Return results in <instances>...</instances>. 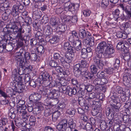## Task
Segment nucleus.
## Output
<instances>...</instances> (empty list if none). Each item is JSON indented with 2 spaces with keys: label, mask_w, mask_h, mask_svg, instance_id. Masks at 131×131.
<instances>
[{
  "label": "nucleus",
  "mask_w": 131,
  "mask_h": 131,
  "mask_svg": "<svg viewBox=\"0 0 131 131\" xmlns=\"http://www.w3.org/2000/svg\"><path fill=\"white\" fill-rule=\"evenodd\" d=\"M23 49H20L19 52H16L15 54V62L18 65L24 64L25 60L23 58Z\"/></svg>",
  "instance_id": "7ed1b4c3"
},
{
  "label": "nucleus",
  "mask_w": 131,
  "mask_h": 131,
  "mask_svg": "<svg viewBox=\"0 0 131 131\" xmlns=\"http://www.w3.org/2000/svg\"><path fill=\"white\" fill-rule=\"evenodd\" d=\"M59 83L61 86H66L67 84V81L63 78H62L60 80Z\"/></svg>",
  "instance_id": "0e129e2a"
},
{
  "label": "nucleus",
  "mask_w": 131,
  "mask_h": 131,
  "mask_svg": "<svg viewBox=\"0 0 131 131\" xmlns=\"http://www.w3.org/2000/svg\"><path fill=\"white\" fill-rule=\"evenodd\" d=\"M61 56L58 53H55L53 55L54 59L56 61H58L61 58Z\"/></svg>",
  "instance_id": "680f3d73"
},
{
  "label": "nucleus",
  "mask_w": 131,
  "mask_h": 131,
  "mask_svg": "<svg viewBox=\"0 0 131 131\" xmlns=\"http://www.w3.org/2000/svg\"><path fill=\"white\" fill-rule=\"evenodd\" d=\"M81 57L84 59H86L88 57V53L85 50V48L82 49L81 50Z\"/></svg>",
  "instance_id": "4c0bfd02"
},
{
  "label": "nucleus",
  "mask_w": 131,
  "mask_h": 131,
  "mask_svg": "<svg viewBox=\"0 0 131 131\" xmlns=\"http://www.w3.org/2000/svg\"><path fill=\"white\" fill-rule=\"evenodd\" d=\"M78 101L79 104L82 107H83L86 104V100L82 96H80V95H79Z\"/></svg>",
  "instance_id": "7c9ffc66"
},
{
  "label": "nucleus",
  "mask_w": 131,
  "mask_h": 131,
  "mask_svg": "<svg viewBox=\"0 0 131 131\" xmlns=\"http://www.w3.org/2000/svg\"><path fill=\"white\" fill-rule=\"evenodd\" d=\"M109 0H102L101 2V6L103 7H106L108 5Z\"/></svg>",
  "instance_id": "13d9d810"
},
{
  "label": "nucleus",
  "mask_w": 131,
  "mask_h": 131,
  "mask_svg": "<svg viewBox=\"0 0 131 131\" xmlns=\"http://www.w3.org/2000/svg\"><path fill=\"white\" fill-rule=\"evenodd\" d=\"M29 60L32 61H36L37 58V56L36 53H30Z\"/></svg>",
  "instance_id": "49530a36"
},
{
  "label": "nucleus",
  "mask_w": 131,
  "mask_h": 131,
  "mask_svg": "<svg viewBox=\"0 0 131 131\" xmlns=\"http://www.w3.org/2000/svg\"><path fill=\"white\" fill-rule=\"evenodd\" d=\"M21 115L23 121L26 122L28 121V119L29 118L30 116L28 114H27L26 111L22 114Z\"/></svg>",
  "instance_id": "37998d69"
},
{
  "label": "nucleus",
  "mask_w": 131,
  "mask_h": 131,
  "mask_svg": "<svg viewBox=\"0 0 131 131\" xmlns=\"http://www.w3.org/2000/svg\"><path fill=\"white\" fill-rule=\"evenodd\" d=\"M49 21V18L48 16L47 15H45L42 17V22L44 24L47 23Z\"/></svg>",
  "instance_id": "4d7b16f0"
},
{
  "label": "nucleus",
  "mask_w": 131,
  "mask_h": 131,
  "mask_svg": "<svg viewBox=\"0 0 131 131\" xmlns=\"http://www.w3.org/2000/svg\"><path fill=\"white\" fill-rule=\"evenodd\" d=\"M60 115V113L58 111H56L54 112L52 115V119H57Z\"/></svg>",
  "instance_id": "5fc2aeb1"
},
{
  "label": "nucleus",
  "mask_w": 131,
  "mask_h": 131,
  "mask_svg": "<svg viewBox=\"0 0 131 131\" xmlns=\"http://www.w3.org/2000/svg\"><path fill=\"white\" fill-rule=\"evenodd\" d=\"M91 36V34L89 32L86 31L84 29L80 28L79 30V37L82 39L86 38Z\"/></svg>",
  "instance_id": "1a4fd4ad"
},
{
  "label": "nucleus",
  "mask_w": 131,
  "mask_h": 131,
  "mask_svg": "<svg viewBox=\"0 0 131 131\" xmlns=\"http://www.w3.org/2000/svg\"><path fill=\"white\" fill-rule=\"evenodd\" d=\"M24 86V84H22L21 82L18 83L15 85L14 90L19 93H21L23 91Z\"/></svg>",
  "instance_id": "6ab92c4d"
},
{
  "label": "nucleus",
  "mask_w": 131,
  "mask_h": 131,
  "mask_svg": "<svg viewBox=\"0 0 131 131\" xmlns=\"http://www.w3.org/2000/svg\"><path fill=\"white\" fill-rule=\"evenodd\" d=\"M27 36V37L25 38L24 39V38H22L23 39H18L20 40V41H19L18 43L19 46L21 47L23 45L24 42L25 43V46H27L28 45L29 38Z\"/></svg>",
  "instance_id": "5701e85b"
},
{
  "label": "nucleus",
  "mask_w": 131,
  "mask_h": 131,
  "mask_svg": "<svg viewBox=\"0 0 131 131\" xmlns=\"http://www.w3.org/2000/svg\"><path fill=\"white\" fill-rule=\"evenodd\" d=\"M105 71L100 70L97 73L96 76L98 78L101 79L105 77Z\"/></svg>",
  "instance_id": "72a5a7b5"
},
{
  "label": "nucleus",
  "mask_w": 131,
  "mask_h": 131,
  "mask_svg": "<svg viewBox=\"0 0 131 131\" xmlns=\"http://www.w3.org/2000/svg\"><path fill=\"white\" fill-rule=\"evenodd\" d=\"M67 113L71 117H73L75 114L76 111L73 108H70L67 110Z\"/></svg>",
  "instance_id": "e433bc0d"
},
{
  "label": "nucleus",
  "mask_w": 131,
  "mask_h": 131,
  "mask_svg": "<svg viewBox=\"0 0 131 131\" xmlns=\"http://www.w3.org/2000/svg\"><path fill=\"white\" fill-rule=\"evenodd\" d=\"M60 30H59L60 33H61L62 35L64 33V32L66 31L67 28V25L64 24L60 25L59 26Z\"/></svg>",
  "instance_id": "58836bf2"
},
{
  "label": "nucleus",
  "mask_w": 131,
  "mask_h": 131,
  "mask_svg": "<svg viewBox=\"0 0 131 131\" xmlns=\"http://www.w3.org/2000/svg\"><path fill=\"white\" fill-rule=\"evenodd\" d=\"M94 64L90 66L91 73L85 72L84 73V76L86 79L93 80L95 77L94 74H96L98 69L97 67L100 70L103 69L104 66V62L101 58L95 57L93 59Z\"/></svg>",
  "instance_id": "f257e3e1"
},
{
  "label": "nucleus",
  "mask_w": 131,
  "mask_h": 131,
  "mask_svg": "<svg viewBox=\"0 0 131 131\" xmlns=\"http://www.w3.org/2000/svg\"><path fill=\"white\" fill-rule=\"evenodd\" d=\"M26 106L25 105H24L23 106H18L17 107V113L18 114L21 115L26 111Z\"/></svg>",
  "instance_id": "cd10ccee"
},
{
  "label": "nucleus",
  "mask_w": 131,
  "mask_h": 131,
  "mask_svg": "<svg viewBox=\"0 0 131 131\" xmlns=\"http://www.w3.org/2000/svg\"><path fill=\"white\" fill-rule=\"evenodd\" d=\"M36 49L38 53L39 54H41L43 53L45 51L44 47L40 45L38 47L35 48Z\"/></svg>",
  "instance_id": "c9c22d12"
},
{
  "label": "nucleus",
  "mask_w": 131,
  "mask_h": 131,
  "mask_svg": "<svg viewBox=\"0 0 131 131\" xmlns=\"http://www.w3.org/2000/svg\"><path fill=\"white\" fill-rule=\"evenodd\" d=\"M23 54V58H24L26 62H27L26 60H29L30 53L24 50Z\"/></svg>",
  "instance_id": "2f4dec72"
},
{
  "label": "nucleus",
  "mask_w": 131,
  "mask_h": 131,
  "mask_svg": "<svg viewBox=\"0 0 131 131\" xmlns=\"http://www.w3.org/2000/svg\"><path fill=\"white\" fill-rule=\"evenodd\" d=\"M59 91L55 89H51L50 92L49 94V99H53L54 97H56L58 95Z\"/></svg>",
  "instance_id": "4be33fe9"
},
{
  "label": "nucleus",
  "mask_w": 131,
  "mask_h": 131,
  "mask_svg": "<svg viewBox=\"0 0 131 131\" xmlns=\"http://www.w3.org/2000/svg\"><path fill=\"white\" fill-rule=\"evenodd\" d=\"M78 20V18L77 16L76 15L72 17L71 16L70 19L68 20L69 21H71L72 23H76Z\"/></svg>",
  "instance_id": "8fccbe9b"
},
{
  "label": "nucleus",
  "mask_w": 131,
  "mask_h": 131,
  "mask_svg": "<svg viewBox=\"0 0 131 131\" xmlns=\"http://www.w3.org/2000/svg\"><path fill=\"white\" fill-rule=\"evenodd\" d=\"M40 82L41 83H41H42V85L44 86V87H49V82L48 80H45L41 81H40Z\"/></svg>",
  "instance_id": "6e6d98bb"
},
{
  "label": "nucleus",
  "mask_w": 131,
  "mask_h": 131,
  "mask_svg": "<svg viewBox=\"0 0 131 131\" xmlns=\"http://www.w3.org/2000/svg\"><path fill=\"white\" fill-rule=\"evenodd\" d=\"M42 28L43 33L46 35H50L52 31V28L48 25H44L43 26Z\"/></svg>",
  "instance_id": "aec40b11"
},
{
  "label": "nucleus",
  "mask_w": 131,
  "mask_h": 131,
  "mask_svg": "<svg viewBox=\"0 0 131 131\" xmlns=\"http://www.w3.org/2000/svg\"><path fill=\"white\" fill-rule=\"evenodd\" d=\"M116 35L118 37L122 38L123 39L126 38L128 36L127 32H126V34H125V33H123L121 32H118L117 34Z\"/></svg>",
  "instance_id": "f704fd0d"
},
{
  "label": "nucleus",
  "mask_w": 131,
  "mask_h": 131,
  "mask_svg": "<svg viewBox=\"0 0 131 131\" xmlns=\"http://www.w3.org/2000/svg\"><path fill=\"white\" fill-rule=\"evenodd\" d=\"M87 91L85 89H84V90H80L78 91L77 93V95H79L80 94V96H82V97L85 95Z\"/></svg>",
  "instance_id": "bf43d9fd"
},
{
  "label": "nucleus",
  "mask_w": 131,
  "mask_h": 131,
  "mask_svg": "<svg viewBox=\"0 0 131 131\" xmlns=\"http://www.w3.org/2000/svg\"><path fill=\"white\" fill-rule=\"evenodd\" d=\"M43 107H37L34 108L33 113L34 114H35L40 117H38V118H40L41 117V113Z\"/></svg>",
  "instance_id": "393cba45"
},
{
  "label": "nucleus",
  "mask_w": 131,
  "mask_h": 131,
  "mask_svg": "<svg viewBox=\"0 0 131 131\" xmlns=\"http://www.w3.org/2000/svg\"><path fill=\"white\" fill-rule=\"evenodd\" d=\"M59 38L57 36H53L51 39L50 43L51 44H54L57 42L59 40Z\"/></svg>",
  "instance_id": "09e8293b"
},
{
  "label": "nucleus",
  "mask_w": 131,
  "mask_h": 131,
  "mask_svg": "<svg viewBox=\"0 0 131 131\" xmlns=\"http://www.w3.org/2000/svg\"><path fill=\"white\" fill-rule=\"evenodd\" d=\"M52 101L50 103V105L52 106L56 105L58 102L57 97H54Z\"/></svg>",
  "instance_id": "774afa93"
},
{
  "label": "nucleus",
  "mask_w": 131,
  "mask_h": 131,
  "mask_svg": "<svg viewBox=\"0 0 131 131\" xmlns=\"http://www.w3.org/2000/svg\"><path fill=\"white\" fill-rule=\"evenodd\" d=\"M28 118H29V121L30 122V125H34L35 122L36 121L35 117L32 115H30L29 116Z\"/></svg>",
  "instance_id": "79ce46f5"
},
{
  "label": "nucleus",
  "mask_w": 131,
  "mask_h": 131,
  "mask_svg": "<svg viewBox=\"0 0 131 131\" xmlns=\"http://www.w3.org/2000/svg\"><path fill=\"white\" fill-rule=\"evenodd\" d=\"M51 88L49 87H42V89H40L39 90V92L43 95H47L46 97L49 98L48 95L49 94L50 92Z\"/></svg>",
  "instance_id": "4468645a"
},
{
  "label": "nucleus",
  "mask_w": 131,
  "mask_h": 131,
  "mask_svg": "<svg viewBox=\"0 0 131 131\" xmlns=\"http://www.w3.org/2000/svg\"><path fill=\"white\" fill-rule=\"evenodd\" d=\"M60 23L59 19L57 17H51L50 21V23L53 27H56L59 25Z\"/></svg>",
  "instance_id": "f3484780"
},
{
  "label": "nucleus",
  "mask_w": 131,
  "mask_h": 131,
  "mask_svg": "<svg viewBox=\"0 0 131 131\" xmlns=\"http://www.w3.org/2000/svg\"><path fill=\"white\" fill-rule=\"evenodd\" d=\"M96 52L97 55L96 57L101 58L104 52L109 55L114 53L115 50L111 41L109 40L107 43L104 41L99 42L96 49Z\"/></svg>",
  "instance_id": "f03ea898"
},
{
  "label": "nucleus",
  "mask_w": 131,
  "mask_h": 131,
  "mask_svg": "<svg viewBox=\"0 0 131 131\" xmlns=\"http://www.w3.org/2000/svg\"><path fill=\"white\" fill-rule=\"evenodd\" d=\"M14 44L11 42H9L7 44L6 43L4 44L5 49L8 51H10L12 50L13 49Z\"/></svg>",
  "instance_id": "c85d7f7f"
},
{
  "label": "nucleus",
  "mask_w": 131,
  "mask_h": 131,
  "mask_svg": "<svg viewBox=\"0 0 131 131\" xmlns=\"http://www.w3.org/2000/svg\"><path fill=\"white\" fill-rule=\"evenodd\" d=\"M119 60L118 58L114 59L113 61V64L114 68L117 69L120 66Z\"/></svg>",
  "instance_id": "ea45409f"
},
{
  "label": "nucleus",
  "mask_w": 131,
  "mask_h": 131,
  "mask_svg": "<svg viewBox=\"0 0 131 131\" xmlns=\"http://www.w3.org/2000/svg\"><path fill=\"white\" fill-rule=\"evenodd\" d=\"M77 91L75 88H71L70 86H68L67 93L69 96H72L73 95L77 94Z\"/></svg>",
  "instance_id": "412c9836"
},
{
  "label": "nucleus",
  "mask_w": 131,
  "mask_h": 131,
  "mask_svg": "<svg viewBox=\"0 0 131 131\" xmlns=\"http://www.w3.org/2000/svg\"><path fill=\"white\" fill-rule=\"evenodd\" d=\"M41 97L40 94L35 93H33L31 94L29 97V99L31 101H34L35 102L37 100H40Z\"/></svg>",
  "instance_id": "2eb2a0df"
},
{
  "label": "nucleus",
  "mask_w": 131,
  "mask_h": 131,
  "mask_svg": "<svg viewBox=\"0 0 131 131\" xmlns=\"http://www.w3.org/2000/svg\"><path fill=\"white\" fill-rule=\"evenodd\" d=\"M85 89L87 92H90L93 89L94 86L92 85L89 84L88 85H85Z\"/></svg>",
  "instance_id": "603ef678"
},
{
  "label": "nucleus",
  "mask_w": 131,
  "mask_h": 131,
  "mask_svg": "<svg viewBox=\"0 0 131 131\" xmlns=\"http://www.w3.org/2000/svg\"><path fill=\"white\" fill-rule=\"evenodd\" d=\"M18 74H13L12 75V77L14 80L19 83L22 80V78L21 75L24 73V72L21 71L20 68L18 71Z\"/></svg>",
  "instance_id": "9b49d317"
},
{
  "label": "nucleus",
  "mask_w": 131,
  "mask_h": 131,
  "mask_svg": "<svg viewBox=\"0 0 131 131\" xmlns=\"http://www.w3.org/2000/svg\"><path fill=\"white\" fill-rule=\"evenodd\" d=\"M68 121L67 119L65 118L62 119L58 124L57 128H58L59 130L64 129V127H65L67 126Z\"/></svg>",
  "instance_id": "9d476101"
},
{
  "label": "nucleus",
  "mask_w": 131,
  "mask_h": 131,
  "mask_svg": "<svg viewBox=\"0 0 131 131\" xmlns=\"http://www.w3.org/2000/svg\"><path fill=\"white\" fill-rule=\"evenodd\" d=\"M68 124L69 126L71 128L74 129L75 128L76 126V124L72 119L71 118L69 119Z\"/></svg>",
  "instance_id": "473e14b6"
},
{
  "label": "nucleus",
  "mask_w": 131,
  "mask_h": 131,
  "mask_svg": "<svg viewBox=\"0 0 131 131\" xmlns=\"http://www.w3.org/2000/svg\"><path fill=\"white\" fill-rule=\"evenodd\" d=\"M73 46L78 47L79 46H82V41L81 40H77L73 42Z\"/></svg>",
  "instance_id": "052dcab7"
},
{
  "label": "nucleus",
  "mask_w": 131,
  "mask_h": 131,
  "mask_svg": "<svg viewBox=\"0 0 131 131\" xmlns=\"http://www.w3.org/2000/svg\"><path fill=\"white\" fill-rule=\"evenodd\" d=\"M15 109L14 108H11L9 110L8 116L11 119H14L16 117V114L14 113Z\"/></svg>",
  "instance_id": "c756f323"
},
{
  "label": "nucleus",
  "mask_w": 131,
  "mask_h": 131,
  "mask_svg": "<svg viewBox=\"0 0 131 131\" xmlns=\"http://www.w3.org/2000/svg\"><path fill=\"white\" fill-rule=\"evenodd\" d=\"M78 112L79 114H82L81 117V119L83 120L85 122L87 121L88 120V118L84 115L85 113L84 111L80 108H78Z\"/></svg>",
  "instance_id": "b1692460"
},
{
  "label": "nucleus",
  "mask_w": 131,
  "mask_h": 131,
  "mask_svg": "<svg viewBox=\"0 0 131 131\" xmlns=\"http://www.w3.org/2000/svg\"><path fill=\"white\" fill-rule=\"evenodd\" d=\"M83 128L87 130H90L91 131H93V129L92 126L89 123L86 124L84 126Z\"/></svg>",
  "instance_id": "a19ab883"
},
{
  "label": "nucleus",
  "mask_w": 131,
  "mask_h": 131,
  "mask_svg": "<svg viewBox=\"0 0 131 131\" xmlns=\"http://www.w3.org/2000/svg\"><path fill=\"white\" fill-rule=\"evenodd\" d=\"M3 31L5 33L4 36L5 39H3L1 42V43H3V42L4 43H6L7 41L8 40H12L13 39H15L16 38L15 37H13L11 36L12 33L11 31L10 30H8L7 28H5L4 29Z\"/></svg>",
  "instance_id": "423d86ee"
},
{
  "label": "nucleus",
  "mask_w": 131,
  "mask_h": 131,
  "mask_svg": "<svg viewBox=\"0 0 131 131\" xmlns=\"http://www.w3.org/2000/svg\"><path fill=\"white\" fill-rule=\"evenodd\" d=\"M87 38L83 41V44L85 45H88L90 47L94 46V43L93 37L91 35V37Z\"/></svg>",
  "instance_id": "f8f14e48"
},
{
  "label": "nucleus",
  "mask_w": 131,
  "mask_h": 131,
  "mask_svg": "<svg viewBox=\"0 0 131 131\" xmlns=\"http://www.w3.org/2000/svg\"><path fill=\"white\" fill-rule=\"evenodd\" d=\"M49 64L50 66L54 68L57 65V63L54 60H51L50 61Z\"/></svg>",
  "instance_id": "69168bd1"
},
{
  "label": "nucleus",
  "mask_w": 131,
  "mask_h": 131,
  "mask_svg": "<svg viewBox=\"0 0 131 131\" xmlns=\"http://www.w3.org/2000/svg\"><path fill=\"white\" fill-rule=\"evenodd\" d=\"M89 97L91 99H95L97 98L98 96L95 93L93 92L90 93L89 95Z\"/></svg>",
  "instance_id": "338daca9"
},
{
  "label": "nucleus",
  "mask_w": 131,
  "mask_h": 131,
  "mask_svg": "<svg viewBox=\"0 0 131 131\" xmlns=\"http://www.w3.org/2000/svg\"><path fill=\"white\" fill-rule=\"evenodd\" d=\"M41 12L38 10H36L34 11L33 12V16H36L37 19H39L41 17Z\"/></svg>",
  "instance_id": "c03bdc74"
},
{
  "label": "nucleus",
  "mask_w": 131,
  "mask_h": 131,
  "mask_svg": "<svg viewBox=\"0 0 131 131\" xmlns=\"http://www.w3.org/2000/svg\"><path fill=\"white\" fill-rule=\"evenodd\" d=\"M130 24L127 22L125 23L123 25V27H124V29L126 31L125 32H127V30L131 31V28H130Z\"/></svg>",
  "instance_id": "a18cd8bd"
},
{
  "label": "nucleus",
  "mask_w": 131,
  "mask_h": 131,
  "mask_svg": "<svg viewBox=\"0 0 131 131\" xmlns=\"http://www.w3.org/2000/svg\"><path fill=\"white\" fill-rule=\"evenodd\" d=\"M52 112L50 109H46L45 110L44 115L46 117H48L51 115Z\"/></svg>",
  "instance_id": "3c124183"
},
{
  "label": "nucleus",
  "mask_w": 131,
  "mask_h": 131,
  "mask_svg": "<svg viewBox=\"0 0 131 131\" xmlns=\"http://www.w3.org/2000/svg\"><path fill=\"white\" fill-rule=\"evenodd\" d=\"M130 74L128 73L125 74L123 78V83L125 86H128V85L131 82L130 78Z\"/></svg>",
  "instance_id": "ddd939ff"
},
{
  "label": "nucleus",
  "mask_w": 131,
  "mask_h": 131,
  "mask_svg": "<svg viewBox=\"0 0 131 131\" xmlns=\"http://www.w3.org/2000/svg\"><path fill=\"white\" fill-rule=\"evenodd\" d=\"M11 29H13V32L15 34L17 33V35L15 37V38L18 39H21L22 38L25 39V38L27 37L26 36H23L22 33L24 32L22 31V28L21 27L19 28L16 25H14L12 26Z\"/></svg>",
  "instance_id": "20e7f679"
},
{
  "label": "nucleus",
  "mask_w": 131,
  "mask_h": 131,
  "mask_svg": "<svg viewBox=\"0 0 131 131\" xmlns=\"http://www.w3.org/2000/svg\"><path fill=\"white\" fill-rule=\"evenodd\" d=\"M67 50L70 54H71V56H74L75 51L74 48L71 46H70L69 48Z\"/></svg>",
  "instance_id": "864d4df0"
},
{
  "label": "nucleus",
  "mask_w": 131,
  "mask_h": 131,
  "mask_svg": "<svg viewBox=\"0 0 131 131\" xmlns=\"http://www.w3.org/2000/svg\"><path fill=\"white\" fill-rule=\"evenodd\" d=\"M24 17L25 18L23 17H20V19H21V23L25 22L27 26H29L32 24V19L31 17L28 16H25Z\"/></svg>",
  "instance_id": "dca6fc26"
},
{
  "label": "nucleus",
  "mask_w": 131,
  "mask_h": 131,
  "mask_svg": "<svg viewBox=\"0 0 131 131\" xmlns=\"http://www.w3.org/2000/svg\"><path fill=\"white\" fill-rule=\"evenodd\" d=\"M26 61H24V64H19V66L20 67V69H21V71L23 72L24 70H28V71H31L32 70V67L30 65L28 66L27 65V64L26 63Z\"/></svg>",
  "instance_id": "a211bd4d"
},
{
  "label": "nucleus",
  "mask_w": 131,
  "mask_h": 131,
  "mask_svg": "<svg viewBox=\"0 0 131 131\" xmlns=\"http://www.w3.org/2000/svg\"><path fill=\"white\" fill-rule=\"evenodd\" d=\"M40 72L39 78L41 80H45L49 79V81H51L52 80V77L47 72L45 71L43 68L40 69Z\"/></svg>",
  "instance_id": "0eeeda50"
},
{
  "label": "nucleus",
  "mask_w": 131,
  "mask_h": 131,
  "mask_svg": "<svg viewBox=\"0 0 131 131\" xmlns=\"http://www.w3.org/2000/svg\"><path fill=\"white\" fill-rule=\"evenodd\" d=\"M66 86H60V87L59 88V92H61L64 93V92L66 91V92L67 93L68 86H67V87Z\"/></svg>",
  "instance_id": "de8ad7c7"
},
{
  "label": "nucleus",
  "mask_w": 131,
  "mask_h": 131,
  "mask_svg": "<svg viewBox=\"0 0 131 131\" xmlns=\"http://www.w3.org/2000/svg\"><path fill=\"white\" fill-rule=\"evenodd\" d=\"M111 109L114 112H118L120 107L121 106V104L120 103H118L116 104H111Z\"/></svg>",
  "instance_id": "bb28decb"
},
{
  "label": "nucleus",
  "mask_w": 131,
  "mask_h": 131,
  "mask_svg": "<svg viewBox=\"0 0 131 131\" xmlns=\"http://www.w3.org/2000/svg\"><path fill=\"white\" fill-rule=\"evenodd\" d=\"M64 9L66 11L73 12L77 10L79 7L78 4H74L70 2H66L64 4Z\"/></svg>",
  "instance_id": "39448f33"
},
{
  "label": "nucleus",
  "mask_w": 131,
  "mask_h": 131,
  "mask_svg": "<svg viewBox=\"0 0 131 131\" xmlns=\"http://www.w3.org/2000/svg\"><path fill=\"white\" fill-rule=\"evenodd\" d=\"M83 68L82 67L80 64H77L73 66V69L74 75L76 77H78L84 72L83 71Z\"/></svg>",
  "instance_id": "6e6552de"
},
{
  "label": "nucleus",
  "mask_w": 131,
  "mask_h": 131,
  "mask_svg": "<svg viewBox=\"0 0 131 131\" xmlns=\"http://www.w3.org/2000/svg\"><path fill=\"white\" fill-rule=\"evenodd\" d=\"M29 83L30 86L34 88H35L36 86L38 87L41 85V83L40 81H36L34 79L30 80L29 82Z\"/></svg>",
  "instance_id": "a878e982"
},
{
  "label": "nucleus",
  "mask_w": 131,
  "mask_h": 131,
  "mask_svg": "<svg viewBox=\"0 0 131 131\" xmlns=\"http://www.w3.org/2000/svg\"><path fill=\"white\" fill-rule=\"evenodd\" d=\"M122 45L121 46V48H120V49H118V50L121 51H123L124 49L126 46H127V47H128L129 46V44L127 42L125 41H124Z\"/></svg>",
  "instance_id": "e2e57ef3"
}]
</instances>
